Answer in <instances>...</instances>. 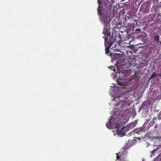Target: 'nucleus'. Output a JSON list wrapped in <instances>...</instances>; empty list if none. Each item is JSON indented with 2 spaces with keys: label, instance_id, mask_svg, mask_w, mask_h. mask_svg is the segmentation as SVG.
Instances as JSON below:
<instances>
[{
  "label": "nucleus",
  "instance_id": "14",
  "mask_svg": "<svg viewBox=\"0 0 161 161\" xmlns=\"http://www.w3.org/2000/svg\"><path fill=\"white\" fill-rule=\"evenodd\" d=\"M131 16H128L127 15L125 16V19L126 20H128L130 18Z\"/></svg>",
  "mask_w": 161,
  "mask_h": 161
},
{
  "label": "nucleus",
  "instance_id": "13",
  "mask_svg": "<svg viewBox=\"0 0 161 161\" xmlns=\"http://www.w3.org/2000/svg\"><path fill=\"white\" fill-rule=\"evenodd\" d=\"M157 119L158 120L161 119V114H159L157 116Z\"/></svg>",
  "mask_w": 161,
  "mask_h": 161
},
{
  "label": "nucleus",
  "instance_id": "15",
  "mask_svg": "<svg viewBox=\"0 0 161 161\" xmlns=\"http://www.w3.org/2000/svg\"><path fill=\"white\" fill-rule=\"evenodd\" d=\"M125 83L121 82L119 81H118V85H120V86H123L124 85Z\"/></svg>",
  "mask_w": 161,
  "mask_h": 161
},
{
  "label": "nucleus",
  "instance_id": "16",
  "mask_svg": "<svg viewBox=\"0 0 161 161\" xmlns=\"http://www.w3.org/2000/svg\"><path fill=\"white\" fill-rule=\"evenodd\" d=\"M153 138H154L155 139H161V136H160V137L154 136L153 137Z\"/></svg>",
  "mask_w": 161,
  "mask_h": 161
},
{
  "label": "nucleus",
  "instance_id": "9",
  "mask_svg": "<svg viewBox=\"0 0 161 161\" xmlns=\"http://www.w3.org/2000/svg\"><path fill=\"white\" fill-rule=\"evenodd\" d=\"M155 24L157 25H161V15H160L158 14L156 16Z\"/></svg>",
  "mask_w": 161,
  "mask_h": 161
},
{
  "label": "nucleus",
  "instance_id": "20",
  "mask_svg": "<svg viewBox=\"0 0 161 161\" xmlns=\"http://www.w3.org/2000/svg\"><path fill=\"white\" fill-rule=\"evenodd\" d=\"M136 31H140L141 30H140L139 29H136Z\"/></svg>",
  "mask_w": 161,
  "mask_h": 161
},
{
  "label": "nucleus",
  "instance_id": "11",
  "mask_svg": "<svg viewBox=\"0 0 161 161\" xmlns=\"http://www.w3.org/2000/svg\"><path fill=\"white\" fill-rule=\"evenodd\" d=\"M130 146H128L127 145L125 146L121 149V151L123 153H126L130 147Z\"/></svg>",
  "mask_w": 161,
  "mask_h": 161
},
{
  "label": "nucleus",
  "instance_id": "10",
  "mask_svg": "<svg viewBox=\"0 0 161 161\" xmlns=\"http://www.w3.org/2000/svg\"><path fill=\"white\" fill-rule=\"evenodd\" d=\"M159 37L160 36L157 34L153 36V39L154 40V42L156 44H158L159 43Z\"/></svg>",
  "mask_w": 161,
  "mask_h": 161
},
{
  "label": "nucleus",
  "instance_id": "5",
  "mask_svg": "<svg viewBox=\"0 0 161 161\" xmlns=\"http://www.w3.org/2000/svg\"><path fill=\"white\" fill-rule=\"evenodd\" d=\"M119 126V124L117 123H116V128H117V134L120 137H122L125 135V132L129 130L128 128V126H126L124 127H122Z\"/></svg>",
  "mask_w": 161,
  "mask_h": 161
},
{
  "label": "nucleus",
  "instance_id": "21",
  "mask_svg": "<svg viewBox=\"0 0 161 161\" xmlns=\"http://www.w3.org/2000/svg\"><path fill=\"white\" fill-rule=\"evenodd\" d=\"M157 125L155 126L154 128H157Z\"/></svg>",
  "mask_w": 161,
  "mask_h": 161
},
{
  "label": "nucleus",
  "instance_id": "19",
  "mask_svg": "<svg viewBox=\"0 0 161 161\" xmlns=\"http://www.w3.org/2000/svg\"><path fill=\"white\" fill-rule=\"evenodd\" d=\"M158 76H159L160 77H161V73H158Z\"/></svg>",
  "mask_w": 161,
  "mask_h": 161
},
{
  "label": "nucleus",
  "instance_id": "6",
  "mask_svg": "<svg viewBox=\"0 0 161 161\" xmlns=\"http://www.w3.org/2000/svg\"><path fill=\"white\" fill-rule=\"evenodd\" d=\"M101 8H100L99 6L98 8V13L99 15H100V16H102L101 13ZM100 20L103 23L104 25H108L109 24L110 21L109 20V18L107 16L103 15L102 16V18H101V17H100Z\"/></svg>",
  "mask_w": 161,
  "mask_h": 161
},
{
  "label": "nucleus",
  "instance_id": "7",
  "mask_svg": "<svg viewBox=\"0 0 161 161\" xmlns=\"http://www.w3.org/2000/svg\"><path fill=\"white\" fill-rule=\"evenodd\" d=\"M99 1V0L98 1L99 3V4H102L105 7L108 8V9H110L114 3V1L113 0H100Z\"/></svg>",
  "mask_w": 161,
  "mask_h": 161
},
{
  "label": "nucleus",
  "instance_id": "1",
  "mask_svg": "<svg viewBox=\"0 0 161 161\" xmlns=\"http://www.w3.org/2000/svg\"><path fill=\"white\" fill-rule=\"evenodd\" d=\"M114 56V58L117 59V69L119 74L122 73L120 75L119 79L120 80H125V77L129 76L131 71L130 69H124L130 67L131 63L127 59L124 58L120 54H116Z\"/></svg>",
  "mask_w": 161,
  "mask_h": 161
},
{
  "label": "nucleus",
  "instance_id": "23",
  "mask_svg": "<svg viewBox=\"0 0 161 161\" xmlns=\"http://www.w3.org/2000/svg\"><path fill=\"white\" fill-rule=\"evenodd\" d=\"M147 121H148V120H146V122H145V123H146V122H147Z\"/></svg>",
  "mask_w": 161,
  "mask_h": 161
},
{
  "label": "nucleus",
  "instance_id": "22",
  "mask_svg": "<svg viewBox=\"0 0 161 161\" xmlns=\"http://www.w3.org/2000/svg\"><path fill=\"white\" fill-rule=\"evenodd\" d=\"M138 132H140L139 131H137V132L138 133Z\"/></svg>",
  "mask_w": 161,
  "mask_h": 161
},
{
  "label": "nucleus",
  "instance_id": "12",
  "mask_svg": "<svg viewBox=\"0 0 161 161\" xmlns=\"http://www.w3.org/2000/svg\"><path fill=\"white\" fill-rule=\"evenodd\" d=\"M158 76V73H156L155 72H153L150 79L151 78L157 77Z\"/></svg>",
  "mask_w": 161,
  "mask_h": 161
},
{
  "label": "nucleus",
  "instance_id": "17",
  "mask_svg": "<svg viewBox=\"0 0 161 161\" xmlns=\"http://www.w3.org/2000/svg\"><path fill=\"white\" fill-rule=\"evenodd\" d=\"M153 120H156V118L155 117H154L153 118ZM151 122L152 123V124H154L155 123V122L154 121H152Z\"/></svg>",
  "mask_w": 161,
  "mask_h": 161
},
{
  "label": "nucleus",
  "instance_id": "4",
  "mask_svg": "<svg viewBox=\"0 0 161 161\" xmlns=\"http://www.w3.org/2000/svg\"><path fill=\"white\" fill-rule=\"evenodd\" d=\"M103 38H105V46H108V47H106L105 48V53L106 54H108V55L111 56L112 54L109 51V49L110 47L112 46L113 43L115 42L116 38L115 36H113L111 37H110V38L108 41H107V38L105 37L104 36L103 37Z\"/></svg>",
  "mask_w": 161,
  "mask_h": 161
},
{
  "label": "nucleus",
  "instance_id": "8",
  "mask_svg": "<svg viewBox=\"0 0 161 161\" xmlns=\"http://www.w3.org/2000/svg\"><path fill=\"white\" fill-rule=\"evenodd\" d=\"M105 25V26L104 28L103 33L105 35H108L110 28V23H109V24H108V25Z\"/></svg>",
  "mask_w": 161,
  "mask_h": 161
},
{
  "label": "nucleus",
  "instance_id": "2",
  "mask_svg": "<svg viewBox=\"0 0 161 161\" xmlns=\"http://www.w3.org/2000/svg\"><path fill=\"white\" fill-rule=\"evenodd\" d=\"M122 109L119 110V108H116L114 110V115L111 117V118L109 120V122L106 124V126L108 128L111 129L114 127L111 124L113 121H114V122L116 123V121L119 120V117L120 116L121 112Z\"/></svg>",
  "mask_w": 161,
  "mask_h": 161
},
{
  "label": "nucleus",
  "instance_id": "24",
  "mask_svg": "<svg viewBox=\"0 0 161 161\" xmlns=\"http://www.w3.org/2000/svg\"><path fill=\"white\" fill-rule=\"evenodd\" d=\"M116 98H114V99H116Z\"/></svg>",
  "mask_w": 161,
  "mask_h": 161
},
{
  "label": "nucleus",
  "instance_id": "18",
  "mask_svg": "<svg viewBox=\"0 0 161 161\" xmlns=\"http://www.w3.org/2000/svg\"><path fill=\"white\" fill-rule=\"evenodd\" d=\"M119 158H120L119 156L118 155L117 156V159H119Z\"/></svg>",
  "mask_w": 161,
  "mask_h": 161
},
{
  "label": "nucleus",
  "instance_id": "3",
  "mask_svg": "<svg viewBox=\"0 0 161 161\" xmlns=\"http://www.w3.org/2000/svg\"><path fill=\"white\" fill-rule=\"evenodd\" d=\"M117 100L120 102H122L121 104L122 108H126L129 106L131 103L128 100L129 96L128 94L126 93L122 94L119 96Z\"/></svg>",
  "mask_w": 161,
  "mask_h": 161
}]
</instances>
